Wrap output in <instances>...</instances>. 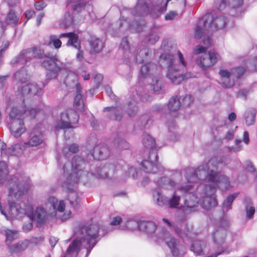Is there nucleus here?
<instances>
[{"label": "nucleus", "instance_id": "1", "mask_svg": "<svg viewBox=\"0 0 257 257\" xmlns=\"http://www.w3.org/2000/svg\"><path fill=\"white\" fill-rule=\"evenodd\" d=\"M14 76L18 82L14 86L16 94L22 99L23 103L26 99L30 98L41 91L40 88L35 83H29L24 86L20 85V83H25L29 79V76L25 68H22L15 73Z\"/></svg>", "mask_w": 257, "mask_h": 257}, {"label": "nucleus", "instance_id": "2", "mask_svg": "<svg viewBox=\"0 0 257 257\" xmlns=\"http://www.w3.org/2000/svg\"><path fill=\"white\" fill-rule=\"evenodd\" d=\"M40 111L39 109L31 108L22 111L17 107H13L10 112V118L13 121L10 124V130L16 138H18L25 131L23 119L26 117L30 119L34 118L37 113Z\"/></svg>", "mask_w": 257, "mask_h": 257}, {"label": "nucleus", "instance_id": "3", "mask_svg": "<svg viewBox=\"0 0 257 257\" xmlns=\"http://www.w3.org/2000/svg\"><path fill=\"white\" fill-rule=\"evenodd\" d=\"M160 60H163L168 65L167 77L172 83L176 85L179 84L185 79L191 77L183 75L181 69L178 67L176 68V61L172 55L162 54L160 57Z\"/></svg>", "mask_w": 257, "mask_h": 257}, {"label": "nucleus", "instance_id": "4", "mask_svg": "<svg viewBox=\"0 0 257 257\" xmlns=\"http://www.w3.org/2000/svg\"><path fill=\"white\" fill-rule=\"evenodd\" d=\"M47 59L42 62V65L49 71L47 74V78L52 79L57 77L58 73L61 70L62 67L58 63L59 60L56 54L52 53L46 54Z\"/></svg>", "mask_w": 257, "mask_h": 257}, {"label": "nucleus", "instance_id": "5", "mask_svg": "<svg viewBox=\"0 0 257 257\" xmlns=\"http://www.w3.org/2000/svg\"><path fill=\"white\" fill-rule=\"evenodd\" d=\"M203 25L208 31H214L224 28L226 25V19L223 16L214 17L211 13L205 14L203 17Z\"/></svg>", "mask_w": 257, "mask_h": 257}, {"label": "nucleus", "instance_id": "6", "mask_svg": "<svg viewBox=\"0 0 257 257\" xmlns=\"http://www.w3.org/2000/svg\"><path fill=\"white\" fill-rule=\"evenodd\" d=\"M78 120L79 115L76 111L71 109L67 110L61 114L60 124L56 128H72V124H76Z\"/></svg>", "mask_w": 257, "mask_h": 257}, {"label": "nucleus", "instance_id": "7", "mask_svg": "<svg viewBox=\"0 0 257 257\" xmlns=\"http://www.w3.org/2000/svg\"><path fill=\"white\" fill-rule=\"evenodd\" d=\"M218 58V53L214 50H210L207 52V54H205L197 58L196 62L201 68L207 70L213 66L217 62Z\"/></svg>", "mask_w": 257, "mask_h": 257}, {"label": "nucleus", "instance_id": "8", "mask_svg": "<svg viewBox=\"0 0 257 257\" xmlns=\"http://www.w3.org/2000/svg\"><path fill=\"white\" fill-rule=\"evenodd\" d=\"M46 54L43 50L34 47L22 50L17 58L16 62L24 61L26 62L31 59L32 57L39 59L45 58Z\"/></svg>", "mask_w": 257, "mask_h": 257}, {"label": "nucleus", "instance_id": "9", "mask_svg": "<svg viewBox=\"0 0 257 257\" xmlns=\"http://www.w3.org/2000/svg\"><path fill=\"white\" fill-rule=\"evenodd\" d=\"M214 170H211L208 175V180L220 185L223 189H227L230 186V181L228 177L221 175L217 172V166L215 165L213 167Z\"/></svg>", "mask_w": 257, "mask_h": 257}, {"label": "nucleus", "instance_id": "10", "mask_svg": "<svg viewBox=\"0 0 257 257\" xmlns=\"http://www.w3.org/2000/svg\"><path fill=\"white\" fill-rule=\"evenodd\" d=\"M99 227L97 224H90L85 229V234L82 238L83 241L89 245L91 249L96 244L97 238L98 237Z\"/></svg>", "mask_w": 257, "mask_h": 257}, {"label": "nucleus", "instance_id": "11", "mask_svg": "<svg viewBox=\"0 0 257 257\" xmlns=\"http://www.w3.org/2000/svg\"><path fill=\"white\" fill-rule=\"evenodd\" d=\"M149 160H144L141 163L142 169L146 173H155L158 171L157 162L158 156L157 153L153 151H150L148 157Z\"/></svg>", "mask_w": 257, "mask_h": 257}, {"label": "nucleus", "instance_id": "12", "mask_svg": "<svg viewBox=\"0 0 257 257\" xmlns=\"http://www.w3.org/2000/svg\"><path fill=\"white\" fill-rule=\"evenodd\" d=\"M67 180L64 182L61 187L63 190L68 193L67 199L69 200V203L73 208H76L79 204V198L77 192L73 190L71 183L69 181L68 177Z\"/></svg>", "mask_w": 257, "mask_h": 257}, {"label": "nucleus", "instance_id": "13", "mask_svg": "<svg viewBox=\"0 0 257 257\" xmlns=\"http://www.w3.org/2000/svg\"><path fill=\"white\" fill-rule=\"evenodd\" d=\"M216 160L211 159L206 165H204L198 167L195 171L194 176L196 179H203L207 177L208 179V173L212 170H214L213 167L215 165H217Z\"/></svg>", "mask_w": 257, "mask_h": 257}, {"label": "nucleus", "instance_id": "14", "mask_svg": "<svg viewBox=\"0 0 257 257\" xmlns=\"http://www.w3.org/2000/svg\"><path fill=\"white\" fill-rule=\"evenodd\" d=\"M110 154V151L107 146L104 144L95 145L92 150L91 155L93 157L98 160L106 159Z\"/></svg>", "mask_w": 257, "mask_h": 257}, {"label": "nucleus", "instance_id": "15", "mask_svg": "<svg viewBox=\"0 0 257 257\" xmlns=\"http://www.w3.org/2000/svg\"><path fill=\"white\" fill-rule=\"evenodd\" d=\"M66 37L69 38L67 43L68 46H72L76 49L79 50L81 48L80 42L79 40L78 35L74 33H66L60 34L59 38Z\"/></svg>", "mask_w": 257, "mask_h": 257}, {"label": "nucleus", "instance_id": "16", "mask_svg": "<svg viewBox=\"0 0 257 257\" xmlns=\"http://www.w3.org/2000/svg\"><path fill=\"white\" fill-rule=\"evenodd\" d=\"M226 236V229L222 226H219L213 233V240L217 245H219L224 242Z\"/></svg>", "mask_w": 257, "mask_h": 257}, {"label": "nucleus", "instance_id": "17", "mask_svg": "<svg viewBox=\"0 0 257 257\" xmlns=\"http://www.w3.org/2000/svg\"><path fill=\"white\" fill-rule=\"evenodd\" d=\"M1 233L6 237L5 242L7 245H11V243L19 237V231L16 229L5 228L1 231Z\"/></svg>", "mask_w": 257, "mask_h": 257}, {"label": "nucleus", "instance_id": "18", "mask_svg": "<svg viewBox=\"0 0 257 257\" xmlns=\"http://www.w3.org/2000/svg\"><path fill=\"white\" fill-rule=\"evenodd\" d=\"M138 226L140 230L145 231L148 234L154 233L157 229L156 224L150 221H140L138 223Z\"/></svg>", "mask_w": 257, "mask_h": 257}, {"label": "nucleus", "instance_id": "19", "mask_svg": "<svg viewBox=\"0 0 257 257\" xmlns=\"http://www.w3.org/2000/svg\"><path fill=\"white\" fill-rule=\"evenodd\" d=\"M29 245V241L24 240L19 241L16 243L9 245L8 249L12 253H17L25 250Z\"/></svg>", "mask_w": 257, "mask_h": 257}, {"label": "nucleus", "instance_id": "20", "mask_svg": "<svg viewBox=\"0 0 257 257\" xmlns=\"http://www.w3.org/2000/svg\"><path fill=\"white\" fill-rule=\"evenodd\" d=\"M90 52L94 54L99 53L103 48L102 41L95 36H91L89 40Z\"/></svg>", "mask_w": 257, "mask_h": 257}, {"label": "nucleus", "instance_id": "21", "mask_svg": "<svg viewBox=\"0 0 257 257\" xmlns=\"http://www.w3.org/2000/svg\"><path fill=\"white\" fill-rule=\"evenodd\" d=\"M19 17L17 16L15 10L10 9L7 13L5 22L8 25L17 26L18 25Z\"/></svg>", "mask_w": 257, "mask_h": 257}, {"label": "nucleus", "instance_id": "22", "mask_svg": "<svg viewBox=\"0 0 257 257\" xmlns=\"http://www.w3.org/2000/svg\"><path fill=\"white\" fill-rule=\"evenodd\" d=\"M19 182L17 180L12 179L9 182V193L10 195L14 194L15 197L20 196L24 192L19 187Z\"/></svg>", "mask_w": 257, "mask_h": 257}, {"label": "nucleus", "instance_id": "23", "mask_svg": "<svg viewBox=\"0 0 257 257\" xmlns=\"http://www.w3.org/2000/svg\"><path fill=\"white\" fill-rule=\"evenodd\" d=\"M48 203L50 204V208L52 207L54 210L63 212L65 208V205L63 200H60L58 205L57 199L54 197H50L48 198Z\"/></svg>", "mask_w": 257, "mask_h": 257}, {"label": "nucleus", "instance_id": "24", "mask_svg": "<svg viewBox=\"0 0 257 257\" xmlns=\"http://www.w3.org/2000/svg\"><path fill=\"white\" fill-rule=\"evenodd\" d=\"M9 205L11 210H13L15 209L18 214L25 215L28 214L29 211H33V208L32 206L30 205L26 206L27 208H22L21 205L13 202L10 203Z\"/></svg>", "mask_w": 257, "mask_h": 257}, {"label": "nucleus", "instance_id": "25", "mask_svg": "<svg viewBox=\"0 0 257 257\" xmlns=\"http://www.w3.org/2000/svg\"><path fill=\"white\" fill-rule=\"evenodd\" d=\"M9 205L11 210H13L15 209L18 214L25 215L28 214L29 211H33V208L32 206L30 205L26 206L27 208H22L21 205L13 202L10 203Z\"/></svg>", "mask_w": 257, "mask_h": 257}, {"label": "nucleus", "instance_id": "26", "mask_svg": "<svg viewBox=\"0 0 257 257\" xmlns=\"http://www.w3.org/2000/svg\"><path fill=\"white\" fill-rule=\"evenodd\" d=\"M156 68V65L152 63L144 64L140 69V74L142 77L146 78L150 76Z\"/></svg>", "mask_w": 257, "mask_h": 257}, {"label": "nucleus", "instance_id": "27", "mask_svg": "<svg viewBox=\"0 0 257 257\" xmlns=\"http://www.w3.org/2000/svg\"><path fill=\"white\" fill-rule=\"evenodd\" d=\"M198 204V198L194 194L188 193L185 196L184 204L189 208H193Z\"/></svg>", "mask_w": 257, "mask_h": 257}, {"label": "nucleus", "instance_id": "28", "mask_svg": "<svg viewBox=\"0 0 257 257\" xmlns=\"http://www.w3.org/2000/svg\"><path fill=\"white\" fill-rule=\"evenodd\" d=\"M166 243L170 249L174 256H177L179 254V250L177 247V241L174 237H170L166 240Z\"/></svg>", "mask_w": 257, "mask_h": 257}, {"label": "nucleus", "instance_id": "29", "mask_svg": "<svg viewBox=\"0 0 257 257\" xmlns=\"http://www.w3.org/2000/svg\"><path fill=\"white\" fill-rule=\"evenodd\" d=\"M61 38L56 35H51L49 37L47 45L50 47H54L56 49H59L62 46V42L60 40Z\"/></svg>", "mask_w": 257, "mask_h": 257}, {"label": "nucleus", "instance_id": "30", "mask_svg": "<svg viewBox=\"0 0 257 257\" xmlns=\"http://www.w3.org/2000/svg\"><path fill=\"white\" fill-rule=\"evenodd\" d=\"M175 232L182 238L188 237L191 232V230L186 225L183 228H180L178 227L174 228Z\"/></svg>", "mask_w": 257, "mask_h": 257}, {"label": "nucleus", "instance_id": "31", "mask_svg": "<svg viewBox=\"0 0 257 257\" xmlns=\"http://www.w3.org/2000/svg\"><path fill=\"white\" fill-rule=\"evenodd\" d=\"M181 102L177 96H173L168 103V108L170 111H176L179 109Z\"/></svg>", "mask_w": 257, "mask_h": 257}, {"label": "nucleus", "instance_id": "32", "mask_svg": "<svg viewBox=\"0 0 257 257\" xmlns=\"http://www.w3.org/2000/svg\"><path fill=\"white\" fill-rule=\"evenodd\" d=\"M46 216V212L42 207H37L35 210L34 217L39 223H43Z\"/></svg>", "mask_w": 257, "mask_h": 257}, {"label": "nucleus", "instance_id": "33", "mask_svg": "<svg viewBox=\"0 0 257 257\" xmlns=\"http://www.w3.org/2000/svg\"><path fill=\"white\" fill-rule=\"evenodd\" d=\"M144 145L148 148L152 150L151 151H153V148L155 147L156 142L155 140L149 135H146L143 139Z\"/></svg>", "mask_w": 257, "mask_h": 257}, {"label": "nucleus", "instance_id": "34", "mask_svg": "<svg viewBox=\"0 0 257 257\" xmlns=\"http://www.w3.org/2000/svg\"><path fill=\"white\" fill-rule=\"evenodd\" d=\"M203 243L199 240L194 241L192 245V250L198 255H201L203 253Z\"/></svg>", "mask_w": 257, "mask_h": 257}, {"label": "nucleus", "instance_id": "35", "mask_svg": "<svg viewBox=\"0 0 257 257\" xmlns=\"http://www.w3.org/2000/svg\"><path fill=\"white\" fill-rule=\"evenodd\" d=\"M159 30L157 28H153L149 36L148 41L149 43L154 44L159 39Z\"/></svg>", "mask_w": 257, "mask_h": 257}, {"label": "nucleus", "instance_id": "36", "mask_svg": "<svg viewBox=\"0 0 257 257\" xmlns=\"http://www.w3.org/2000/svg\"><path fill=\"white\" fill-rule=\"evenodd\" d=\"M82 99V95L81 93H77L74 101V105L76 109L80 111H83L84 107V104Z\"/></svg>", "mask_w": 257, "mask_h": 257}, {"label": "nucleus", "instance_id": "37", "mask_svg": "<svg viewBox=\"0 0 257 257\" xmlns=\"http://www.w3.org/2000/svg\"><path fill=\"white\" fill-rule=\"evenodd\" d=\"M202 204L207 208H211L217 205V201L215 197L206 196L203 198Z\"/></svg>", "mask_w": 257, "mask_h": 257}, {"label": "nucleus", "instance_id": "38", "mask_svg": "<svg viewBox=\"0 0 257 257\" xmlns=\"http://www.w3.org/2000/svg\"><path fill=\"white\" fill-rule=\"evenodd\" d=\"M84 161L79 157H74L72 160V167L73 171L75 173L77 174L78 171H80L79 167L81 164H84Z\"/></svg>", "mask_w": 257, "mask_h": 257}, {"label": "nucleus", "instance_id": "39", "mask_svg": "<svg viewBox=\"0 0 257 257\" xmlns=\"http://www.w3.org/2000/svg\"><path fill=\"white\" fill-rule=\"evenodd\" d=\"M153 196L154 197H157V202L158 204L160 206L163 205L168 202L166 197L163 196L162 193L159 190H156L154 191Z\"/></svg>", "mask_w": 257, "mask_h": 257}, {"label": "nucleus", "instance_id": "40", "mask_svg": "<svg viewBox=\"0 0 257 257\" xmlns=\"http://www.w3.org/2000/svg\"><path fill=\"white\" fill-rule=\"evenodd\" d=\"M104 111H112L114 115V119L115 120H120L122 118V115L116 107H106L104 108Z\"/></svg>", "mask_w": 257, "mask_h": 257}, {"label": "nucleus", "instance_id": "41", "mask_svg": "<svg viewBox=\"0 0 257 257\" xmlns=\"http://www.w3.org/2000/svg\"><path fill=\"white\" fill-rule=\"evenodd\" d=\"M255 113L253 110H248L246 112L245 122L247 125L252 124L255 121Z\"/></svg>", "mask_w": 257, "mask_h": 257}, {"label": "nucleus", "instance_id": "42", "mask_svg": "<svg viewBox=\"0 0 257 257\" xmlns=\"http://www.w3.org/2000/svg\"><path fill=\"white\" fill-rule=\"evenodd\" d=\"M151 53V50L149 48L147 47H144L138 52L137 56V59H138V56L141 57L142 59H140V61L143 62L144 61V59H146Z\"/></svg>", "mask_w": 257, "mask_h": 257}, {"label": "nucleus", "instance_id": "43", "mask_svg": "<svg viewBox=\"0 0 257 257\" xmlns=\"http://www.w3.org/2000/svg\"><path fill=\"white\" fill-rule=\"evenodd\" d=\"M238 195V193H235L232 194H231L229 195L227 198L226 200H225L223 203V205L224 207H225L227 209H230L231 208V205L235 199V198L237 197Z\"/></svg>", "mask_w": 257, "mask_h": 257}, {"label": "nucleus", "instance_id": "44", "mask_svg": "<svg viewBox=\"0 0 257 257\" xmlns=\"http://www.w3.org/2000/svg\"><path fill=\"white\" fill-rule=\"evenodd\" d=\"M180 198L174 193L171 199L168 200V204L171 208H176L179 204Z\"/></svg>", "mask_w": 257, "mask_h": 257}, {"label": "nucleus", "instance_id": "45", "mask_svg": "<svg viewBox=\"0 0 257 257\" xmlns=\"http://www.w3.org/2000/svg\"><path fill=\"white\" fill-rule=\"evenodd\" d=\"M73 3L75 4L72 7V10L73 11H79L84 9L87 4L83 0H76V2H73Z\"/></svg>", "mask_w": 257, "mask_h": 257}, {"label": "nucleus", "instance_id": "46", "mask_svg": "<svg viewBox=\"0 0 257 257\" xmlns=\"http://www.w3.org/2000/svg\"><path fill=\"white\" fill-rule=\"evenodd\" d=\"M79 151V146L76 144H72L69 147H64L63 149V152L67 155L68 152L72 153H76Z\"/></svg>", "mask_w": 257, "mask_h": 257}, {"label": "nucleus", "instance_id": "47", "mask_svg": "<svg viewBox=\"0 0 257 257\" xmlns=\"http://www.w3.org/2000/svg\"><path fill=\"white\" fill-rule=\"evenodd\" d=\"M42 142L43 141L40 137L35 136L30 139L27 144L32 147H36L41 144Z\"/></svg>", "mask_w": 257, "mask_h": 257}, {"label": "nucleus", "instance_id": "48", "mask_svg": "<svg viewBox=\"0 0 257 257\" xmlns=\"http://www.w3.org/2000/svg\"><path fill=\"white\" fill-rule=\"evenodd\" d=\"M80 245V242L77 240H73L67 249V253H71L77 251Z\"/></svg>", "mask_w": 257, "mask_h": 257}, {"label": "nucleus", "instance_id": "49", "mask_svg": "<svg viewBox=\"0 0 257 257\" xmlns=\"http://www.w3.org/2000/svg\"><path fill=\"white\" fill-rule=\"evenodd\" d=\"M179 100L182 105L185 107L189 106L193 102L192 97L190 95H186Z\"/></svg>", "mask_w": 257, "mask_h": 257}, {"label": "nucleus", "instance_id": "50", "mask_svg": "<svg viewBox=\"0 0 257 257\" xmlns=\"http://www.w3.org/2000/svg\"><path fill=\"white\" fill-rule=\"evenodd\" d=\"M245 72V69L242 67H237L232 69V73L237 78L241 76Z\"/></svg>", "mask_w": 257, "mask_h": 257}, {"label": "nucleus", "instance_id": "51", "mask_svg": "<svg viewBox=\"0 0 257 257\" xmlns=\"http://www.w3.org/2000/svg\"><path fill=\"white\" fill-rule=\"evenodd\" d=\"M138 176V173L136 169L133 167H131L128 169V170L125 173V177L132 178L135 179Z\"/></svg>", "mask_w": 257, "mask_h": 257}, {"label": "nucleus", "instance_id": "52", "mask_svg": "<svg viewBox=\"0 0 257 257\" xmlns=\"http://www.w3.org/2000/svg\"><path fill=\"white\" fill-rule=\"evenodd\" d=\"M246 217L247 219H251L255 212V208L252 206H245Z\"/></svg>", "mask_w": 257, "mask_h": 257}, {"label": "nucleus", "instance_id": "53", "mask_svg": "<svg viewBox=\"0 0 257 257\" xmlns=\"http://www.w3.org/2000/svg\"><path fill=\"white\" fill-rule=\"evenodd\" d=\"M243 3V0H229V5L232 8L240 7Z\"/></svg>", "mask_w": 257, "mask_h": 257}, {"label": "nucleus", "instance_id": "54", "mask_svg": "<svg viewBox=\"0 0 257 257\" xmlns=\"http://www.w3.org/2000/svg\"><path fill=\"white\" fill-rule=\"evenodd\" d=\"M232 73V72H230L227 70L221 69L219 71V75L221 76V79H224L226 78H229Z\"/></svg>", "mask_w": 257, "mask_h": 257}, {"label": "nucleus", "instance_id": "55", "mask_svg": "<svg viewBox=\"0 0 257 257\" xmlns=\"http://www.w3.org/2000/svg\"><path fill=\"white\" fill-rule=\"evenodd\" d=\"M223 85L226 88H230L234 85V82L231 81L229 78L221 79Z\"/></svg>", "mask_w": 257, "mask_h": 257}, {"label": "nucleus", "instance_id": "56", "mask_svg": "<svg viewBox=\"0 0 257 257\" xmlns=\"http://www.w3.org/2000/svg\"><path fill=\"white\" fill-rule=\"evenodd\" d=\"M8 165L5 162H0V174H6L8 172Z\"/></svg>", "mask_w": 257, "mask_h": 257}, {"label": "nucleus", "instance_id": "57", "mask_svg": "<svg viewBox=\"0 0 257 257\" xmlns=\"http://www.w3.org/2000/svg\"><path fill=\"white\" fill-rule=\"evenodd\" d=\"M47 6V4L42 1L36 2L34 4V7L37 11H41Z\"/></svg>", "mask_w": 257, "mask_h": 257}, {"label": "nucleus", "instance_id": "58", "mask_svg": "<svg viewBox=\"0 0 257 257\" xmlns=\"http://www.w3.org/2000/svg\"><path fill=\"white\" fill-rule=\"evenodd\" d=\"M207 52V48L201 45H198L194 50V54H198Z\"/></svg>", "mask_w": 257, "mask_h": 257}, {"label": "nucleus", "instance_id": "59", "mask_svg": "<svg viewBox=\"0 0 257 257\" xmlns=\"http://www.w3.org/2000/svg\"><path fill=\"white\" fill-rule=\"evenodd\" d=\"M122 221V218L120 216H115L113 217L112 221L110 224L111 225L115 226L119 225Z\"/></svg>", "mask_w": 257, "mask_h": 257}, {"label": "nucleus", "instance_id": "60", "mask_svg": "<svg viewBox=\"0 0 257 257\" xmlns=\"http://www.w3.org/2000/svg\"><path fill=\"white\" fill-rule=\"evenodd\" d=\"M36 13L33 10H28L25 13V16L27 20L35 16Z\"/></svg>", "mask_w": 257, "mask_h": 257}, {"label": "nucleus", "instance_id": "61", "mask_svg": "<svg viewBox=\"0 0 257 257\" xmlns=\"http://www.w3.org/2000/svg\"><path fill=\"white\" fill-rule=\"evenodd\" d=\"M247 92L246 91L241 90L238 91L237 94V97L238 98H242L245 99L246 98Z\"/></svg>", "mask_w": 257, "mask_h": 257}, {"label": "nucleus", "instance_id": "62", "mask_svg": "<svg viewBox=\"0 0 257 257\" xmlns=\"http://www.w3.org/2000/svg\"><path fill=\"white\" fill-rule=\"evenodd\" d=\"M202 36V32L201 28L197 26L195 29V37L196 39H200Z\"/></svg>", "mask_w": 257, "mask_h": 257}, {"label": "nucleus", "instance_id": "63", "mask_svg": "<svg viewBox=\"0 0 257 257\" xmlns=\"http://www.w3.org/2000/svg\"><path fill=\"white\" fill-rule=\"evenodd\" d=\"M178 57L181 63L182 64V65L183 66L186 67L187 64L184 60L183 55H182V54L181 53V52L180 51H178Z\"/></svg>", "mask_w": 257, "mask_h": 257}, {"label": "nucleus", "instance_id": "64", "mask_svg": "<svg viewBox=\"0 0 257 257\" xmlns=\"http://www.w3.org/2000/svg\"><path fill=\"white\" fill-rule=\"evenodd\" d=\"M176 16V13L174 12H171L167 14L165 16V19L166 20H171L173 19Z\"/></svg>", "mask_w": 257, "mask_h": 257}]
</instances>
